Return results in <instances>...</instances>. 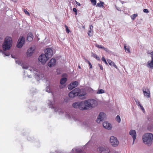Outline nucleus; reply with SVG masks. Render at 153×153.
I'll list each match as a JSON object with an SVG mask.
<instances>
[{"label": "nucleus", "instance_id": "nucleus-1", "mask_svg": "<svg viewBox=\"0 0 153 153\" xmlns=\"http://www.w3.org/2000/svg\"><path fill=\"white\" fill-rule=\"evenodd\" d=\"M16 63L19 65H21L23 69H28L31 72L33 73L35 77L37 79L39 78V79L42 78V75H41L40 73L38 71V70L34 67H32L31 66H29L23 64V62L20 61L19 60H16Z\"/></svg>", "mask_w": 153, "mask_h": 153}, {"label": "nucleus", "instance_id": "nucleus-2", "mask_svg": "<svg viewBox=\"0 0 153 153\" xmlns=\"http://www.w3.org/2000/svg\"><path fill=\"white\" fill-rule=\"evenodd\" d=\"M82 107H80L81 110H87L97 106V102L96 100L91 99L82 101Z\"/></svg>", "mask_w": 153, "mask_h": 153}, {"label": "nucleus", "instance_id": "nucleus-3", "mask_svg": "<svg viewBox=\"0 0 153 153\" xmlns=\"http://www.w3.org/2000/svg\"><path fill=\"white\" fill-rule=\"evenodd\" d=\"M153 139V135L151 133H147L143 135V140L144 143L149 146L152 143Z\"/></svg>", "mask_w": 153, "mask_h": 153}, {"label": "nucleus", "instance_id": "nucleus-4", "mask_svg": "<svg viewBox=\"0 0 153 153\" xmlns=\"http://www.w3.org/2000/svg\"><path fill=\"white\" fill-rule=\"evenodd\" d=\"M12 44V38L9 36L5 37L3 45V48L4 51L9 50L11 47Z\"/></svg>", "mask_w": 153, "mask_h": 153}, {"label": "nucleus", "instance_id": "nucleus-5", "mask_svg": "<svg viewBox=\"0 0 153 153\" xmlns=\"http://www.w3.org/2000/svg\"><path fill=\"white\" fill-rule=\"evenodd\" d=\"M80 92V89L79 88H76L70 92L68 94V95L70 98H73L78 96Z\"/></svg>", "mask_w": 153, "mask_h": 153}, {"label": "nucleus", "instance_id": "nucleus-6", "mask_svg": "<svg viewBox=\"0 0 153 153\" xmlns=\"http://www.w3.org/2000/svg\"><path fill=\"white\" fill-rule=\"evenodd\" d=\"M110 142L111 145L114 147L117 146L119 144V141L117 138L114 136L110 137Z\"/></svg>", "mask_w": 153, "mask_h": 153}, {"label": "nucleus", "instance_id": "nucleus-7", "mask_svg": "<svg viewBox=\"0 0 153 153\" xmlns=\"http://www.w3.org/2000/svg\"><path fill=\"white\" fill-rule=\"evenodd\" d=\"M97 150L100 153H109L110 152L109 148L105 146H100L97 148Z\"/></svg>", "mask_w": 153, "mask_h": 153}, {"label": "nucleus", "instance_id": "nucleus-8", "mask_svg": "<svg viewBox=\"0 0 153 153\" xmlns=\"http://www.w3.org/2000/svg\"><path fill=\"white\" fill-rule=\"evenodd\" d=\"M49 59L46 55L44 54H42L40 55L39 58V61L43 64H44Z\"/></svg>", "mask_w": 153, "mask_h": 153}, {"label": "nucleus", "instance_id": "nucleus-9", "mask_svg": "<svg viewBox=\"0 0 153 153\" xmlns=\"http://www.w3.org/2000/svg\"><path fill=\"white\" fill-rule=\"evenodd\" d=\"M25 42V39L23 37H20L18 41L17 47L18 48H20L22 47Z\"/></svg>", "mask_w": 153, "mask_h": 153}, {"label": "nucleus", "instance_id": "nucleus-10", "mask_svg": "<svg viewBox=\"0 0 153 153\" xmlns=\"http://www.w3.org/2000/svg\"><path fill=\"white\" fill-rule=\"evenodd\" d=\"M105 114L103 112L100 113L98 117L97 120V122L98 123H100L101 121H102L105 118Z\"/></svg>", "mask_w": 153, "mask_h": 153}, {"label": "nucleus", "instance_id": "nucleus-11", "mask_svg": "<svg viewBox=\"0 0 153 153\" xmlns=\"http://www.w3.org/2000/svg\"><path fill=\"white\" fill-rule=\"evenodd\" d=\"M48 103L50 108H54V106L53 105L54 102L53 101H51L50 100H49L48 102ZM54 110L55 112H59V113L60 111V109L57 108H55Z\"/></svg>", "mask_w": 153, "mask_h": 153}, {"label": "nucleus", "instance_id": "nucleus-12", "mask_svg": "<svg viewBox=\"0 0 153 153\" xmlns=\"http://www.w3.org/2000/svg\"><path fill=\"white\" fill-rule=\"evenodd\" d=\"M45 55H46L49 58H51L53 54V52L52 49L50 48H48L46 49L45 50Z\"/></svg>", "mask_w": 153, "mask_h": 153}, {"label": "nucleus", "instance_id": "nucleus-13", "mask_svg": "<svg viewBox=\"0 0 153 153\" xmlns=\"http://www.w3.org/2000/svg\"><path fill=\"white\" fill-rule=\"evenodd\" d=\"M142 91L145 97L148 98L150 97V93L149 89L144 88H143Z\"/></svg>", "mask_w": 153, "mask_h": 153}, {"label": "nucleus", "instance_id": "nucleus-14", "mask_svg": "<svg viewBox=\"0 0 153 153\" xmlns=\"http://www.w3.org/2000/svg\"><path fill=\"white\" fill-rule=\"evenodd\" d=\"M35 50V48L34 47H30L27 50V56L29 57L31 56Z\"/></svg>", "mask_w": 153, "mask_h": 153}, {"label": "nucleus", "instance_id": "nucleus-15", "mask_svg": "<svg viewBox=\"0 0 153 153\" xmlns=\"http://www.w3.org/2000/svg\"><path fill=\"white\" fill-rule=\"evenodd\" d=\"M78 82L77 81H75L71 83L68 85V88L69 89L72 90L74 88L76 87L78 85Z\"/></svg>", "mask_w": 153, "mask_h": 153}, {"label": "nucleus", "instance_id": "nucleus-16", "mask_svg": "<svg viewBox=\"0 0 153 153\" xmlns=\"http://www.w3.org/2000/svg\"><path fill=\"white\" fill-rule=\"evenodd\" d=\"M129 134L133 138V144L137 136L135 130H131L129 131Z\"/></svg>", "mask_w": 153, "mask_h": 153}, {"label": "nucleus", "instance_id": "nucleus-17", "mask_svg": "<svg viewBox=\"0 0 153 153\" xmlns=\"http://www.w3.org/2000/svg\"><path fill=\"white\" fill-rule=\"evenodd\" d=\"M103 126L105 128L110 130L112 128L111 124L107 122H105L103 123Z\"/></svg>", "mask_w": 153, "mask_h": 153}, {"label": "nucleus", "instance_id": "nucleus-18", "mask_svg": "<svg viewBox=\"0 0 153 153\" xmlns=\"http://www.w3.org/2000/svg\"><path fill=\"white\" fill-rule=\"evenodd\" d=\"M73 106L75 108H79V109L81 110V109L80 108L82 107V102H76L73 104Z\"/></svg>", "mask_w": 153, "mask_h": 153}, {"label": "nucleus", "instance_id": "nucleus-19", "mask_svg": "<svg viewBox=\"0 0 153 153\" xmlns=\"http://www.w3.org/2000/svg\"><path fill=\"white\" fill-rule=\"evenodd\" d=\"M151 59V60L148 62L146 66L148 68L153 69V58Z\"/></svg>", "mask_w": 153, "mask_h": 153}, {"label": "nucleus", "instance_id": "nucleus-20", "mask_svg": "<svg viewBox=\"0 0 153 153\" xmlns=\"http://www.w3.org/2000/svg\"><path fill=\"white\" fill-rule=\"evenodd\" d=\"M93 27L92 25H90L89 27V29L88 33V35L89 36H93Z\"/></svg>", "mask_w": 153, "mask_h": 153}, {"label": "nucleus", "instance_id": "nucleus-21", "mask_svg": "<svg viewBox=\"0 0 153 153\" xmlns=\"http://www.w3.org/2000/svg\"><path fill=\"white\" fill-rule=\"evenodd\" d=\"M56 60L54 59H52L48 63V65L50 67L53 66L55 63Z\"/></svg>", "mask_w": 153, "mask_h": 153}, {"label": "nucleus", "instance_id": "nucleus-22", "mask_svg": "<svg viewBox=\"0 0 153 153\" xmlns=\"http://www.w3.org/2000/svg\"><path fill=\"white\" fill-rule=\"evenodd\" d=\"M33 36L32 33H29L27 35V40L29 42L32 41L33 39Z\"/></svg>", "mask_w": 153, "mask_h": 153}, {"label": "nucleus", "instance_id": "nucleus-23", "mask_svg": "<svg viewBox=\"0 0 153 153\" xmlns=\"http://www.w3.org/2000/svg\"><path fill=\"white\" fill-rule=\"evenodd\" d=\"M95 46L99 48H101L103 49L107 52H108L109 50L106 48L103 47L102 46L96 44L95 45Z\"/></svg>", "mask_w": 153, "mask_h": 153}, {"label": "nucleus", "instance_id": "nucleus-24", "mask_svg": "<svg viewBox=\"0 0 153 153\" xmlns=\"http://www.w3.org/2000/svg\"><path fill=\"white\" fill-rule=\"evenodd\" d=\"M107 61L109 64L111 66L114 67L116 69H117V66L115 65L114 63L112 62L111 60L110 59H107Z\"/></svg>", "mask_w": 153, "mask_h": 153}, {"label": "nucleus", "instance_id": "nucleus-25", "mask_svg": "<svg viewBox=\"0 0 153 153\" xmlns=\"http://www.w3.org/2000/svg\"><path fill=\"white\" fill-rule=\"evenodd\" d=\"M86 93L85 92H84L82 94H80L79 95V99H84L86 98L85 95Z\"/></svg>", "mask_w": 153, "mask_h": 153}, {"label": "nucleus", "instance_id": "nucleus-26", "mask_svg": "<svg viewBox=\"0 0 153 153\" xmlns=\"http://www.w3.org/2000/svg\"><path fill=\"white\" fill-rule=\"evenodd\" d=\"M104 3L102 1H100V3H97L96 6L100 7H102L104 8L105 7L104 6Z\"/></svg>", "mask_w": 153, "mask_h": 153}, {"label": "nucleus", "instance_id": "nucleus-27", "mask_svg": "<svg viewBox=\"0 0 153 153\" xmlns=\"http://www.w3.org/2000/svg\"><path fill=\"white\" fill-rule=\"evenodd\" d=\"M124 48L125 50V51L127 53H130V49L129 48V46L127 45L126 44L124 45Z\"/></svg>", "mask_w": 153, "mask_h": 153}, {"label": "nucleus", "instance_id": "nucleus-28", "mask_svg": "<svg viewBox=\"0 0 153 153\" xmlns=\"http://www.w3.org/2000/svg\"><path fill=\"white\" fill-rule=\"evenodd\" d=\"M91 56L93 57H94L97 60H100V58L97 56V55L93 53H92L91 54Z\"/></svg>", "mask_w": 153, "mask_h": 153}, {"label": "nucleus", "instance_id": "nucleus-29", "mask_svg": "<svg viewBox=\"0 0 153 153\" xmlns=\"http://www.w3.org/2000/svg\"><path fill=\"white\" fill-rule=\"evenodd\" d=\"M67 80V79L66 78H63L60 80V83L62 84H64Z\"/></svg>", "mask_w": 153, "mask_h": 153}, {"label": "nucleus", "instance_id": "nucleus-30", "mask_svg": "<svg viewBox=\"0 0 153 153\" xmlns=\"http://www.w3.org/2000/svg\"><path fill=\"white\" fill-rule=\"evenodd\" d=\"M148 129L150 131H153V125H149L148 127Z\"/></svg>", "mask_w": 153, "mask_h": 153}, {"label": "nucleus", "instance_id": "nucleus-31", "mask_svg": "<svg viewBox=\"0 0 153 153\" xmlns=\"http://www.w3.org/2000/svg\"><path fill=\"white\" fill-rule=\"evenodd\" d=\"M105 91L102 89L98 90L97 92V94H101L105 93Z\"/></svg>", "mask_w": 153, "mask_h": 153}, {"label": "nucleus", "instance_id": "nucleus-32", "mask_svg": "<svg viewBox=\"0 0 153 153\" xmlns=\"http://www.w3.org/2000/svg\"><path fill=\"white\" fill-rule=\"evenodd\" d=\"M137 14H135L131 16V17L132 20H134L136 17L137 16Z\"/></svg>", "mask_w": 153, "mask_h": 153}, {"label": "nucleus", "instance_id": "nucleus-33", "mask_svg": "<svg viewBox=\"0 0 153 153\" xmlns=\"http://www.w3.org/2000/svg\"><path fill=\"white\" fill-rule=\"evenodd\" d=\"M116 121L118 123H120L121 121V119L119 115H117L116 118Z\"/></svg>", "mask_w": 153, "mask_h": 153}, {"label": "nucleus", "instance_id": "nucleus-34", "mask_svg": "<svg viewBox=\"0 0 153 153\" xmlns=\"http://www.w3.org/2000/svg\"><path fill=\"white\" fill-rule=\"evenodd\" d=\"M75 151L76 152L75 153H78V152H81V149H72V151Z\"/></svg>", "mask_w": 153, "mask_h": 153}, {"label": "nucleus", "instance_id": "nucleus-35", "mask_svg": "<svg viewBox=\"0 0 153 153\" xmlns=\"http://www.w3.org/2000/svg\"><path fill=\"white\" fill-rule=\"evenodd\" d=\"M0 52L1 53H2L3 54H4V56H9L10 55V54L9 53H4L2 50H0Z\"/></svg>", "mask_w": 153, "mask_h": 153}, {"label": "nucleus", "instance_id": "nucleus-36", "mask_svg": "<svg viewBox=\"0 0 153 153\" xmlns=\"http://www.w3.org/2000/svg\"><path fill=\"white\" fill-rule=\"evenodd\" d=\"M90 1L92 4L94 6H95L96 4V0H90Z\"/></svg>", "mask_w": 153, "mask_h": 153}, {"label": "nucleus", "instance_id": "nucleus-37", "mask_svg": "<svg viewBox=\"0 0 153 153\" xmlns=\"http://www.w3.org/2000/svg\"><path fill=\"white\" fill-rule=\"evenodd\" d=\"M135 102H136L137 105H138V106H140V105H141L140 104V102L139 101L137 100L136 99L135 100Z\"/></svg>", "mask_w": 153, "mask_h": 153}, {"label": "nucleus", "instance_id": "nucleus-38", "mask_svg": "<svg viewBox=\"0 0 153 153\" xmlns=\"http://www.w3.org/2000/svg\"><path fill=\"white\" fill-rule=\"evenodd\" d=\"M46 91L48 93H50L51 92V90L50 89L49 87L48 86H47Z\"/></svg>", "mask_w": 153, "mask_h": 153}, {"label": "nucleus", "instance_id": "nucleus-39", "mask_svg": "<svg viewBox=\"0 0 153 153\" xmlns=\"http://www.w3.org/2000/svg\"><path fill=\"white\" fill-rule=\"evenodd\" d=\"M24 11L25 14L27 15L28 16H30V14L29 12L25 9H24Z\"/></svg>", "mask_w": 153, "mask_h": 153}, {"label": "nucleus", "instance_id": "nucleus-40", "mask_svg": "<svg viewBox=\"0 0 153 153\" xmlns=\"http://www.w3.org/2000/svg\"><path fill=\"white\" fill-rule=\"evenodd\" d=\"M65 27H66V32L67 33H69L70 32V30L68 29V27L66 26H65Z\"/></svg>", "mask_w": 153, "mask_h": 153}, {"label": "nucleus", "instance_id": "nucleus-41", "mask_svg": "<svg viewBox=\"0 0 153 153\" xmlns=\"http://www.w3.org/2000/svg\"><path fill=\"white\" fill-rule=\"evenodd\" d=\"M148 54H150L151 55V58H153V51L151 53H148Z\"/></svg>", "mask_w": 153, "mask_h": 153}, {"label": "nucleus", "instance_id": "nucleus-42", "mask_svg": "<svg viewBox=\"0 0 153 153\" xmlns=\"http://www.w3.org/2000/svg\"><path fill=\"white\" fill-rule=\"evenodd\" d=\"M143 11L145 13H149V11L148 10L146 9H144L143 10Z\"/></svg>", "mask_w": 153, "mask_h": 153}, {"label": "nucleus", "instance_id": "nucleus-43", "mask_svg": "<svg viewBox=\"0 0 153 153\" xmlns=\"http://www.w3.org/2000/svg\"><path fill=\"white\" fill-rule=\"evenodd\" d=\"M140 108L144 112H145V110L144 109V108L141 105H140L139 106Z\"/></svg>", "mask_w": 153, "mask_h": 153}, {"label": "nucleus", "instance_id": "nucleus-44", "mask_svg": "<svg viewBox=\"0 0 153 153\" xmlns=\"http://www.w3.org/2000/svg\"><path fill=\"white\" fill-rule=\"evenodd\" d=\"M98 65L100 67V68L101 70H102L103 69V68L102 65H101L100 64H98Z\"/></svg>", "mask_w": 153, "mask_h": 153}, {"label": "nucleus", "instance_id": "nucleus-45", "mask_svg": "<svg viewBox=\"0 0 153 153\" xmlns=\"http://www.w3.org/2000/svg\"><path fill=\"white\" fill-rule=\"evenodd\" d=\"M66 117L68 118H71V116L70 115L68 114H66L65 116Z\"/></svg>", "mask_w": 153, "mask_h": 153}, {"label": "nucleus", "instance_id": "nucleus-46", "mask_svg": "<svg viewBox=\"0 0 153 153\" xmlns=\"http://www.w3.org/2000/svg\"><path fill=\"white\" fill-rule=\"evenodd\" d=\"M89 65L90 66V68H92V65L91 63L89 61H88V63Z\"/></svg>", "mask_w": 153, "mask_h": 153}, {"label": "nucleus", "instance_id": "nucleus-47", "mask_svg": "<svg viewBox=\"0 0 153 153\" xmlns=\"http://www.w3.org/2000/svg\"><path fill=\"white\" fill-rule=\"evenodd\" d=\"M102 60L104 62H105V61H106L105 58L104 57H102Z\"/></svg>", "mask_w": 153, "mask_h": 153}, {"label": "nucleus", "instance_id": "nucleus-48", "mask_svg": "<svg viewBox=\"0 0 153 153\" xmlns=\"http://www.w3.org/2000/svg\"><path fill=\"white\" fill-rule=\"evenodd\" d=\"M73 11H74V12L76 13V12H77V10L76 8H74L73 9Z\"/></svg>", "mask_w": 153, "mask_h": 153}, {"label": "nucleus", "instance_id": "nucleus-49", "mask_svg": "<svg viewBox=\"0 0 153 153\" xmlns=\"http://www.w3.org/2000/svg\"><path fill=\"white\" fill-rule=\"evenodd\" d=\"M69 4L70 5H71V4H70V2H71V1L72 2V3L74 2V0H69Z\"/></svg>", "mask_w": 153, "mask_h": 153}, {"label": "nucleus", "instance_id": "nucleus-50", "mask_svg": "<svg viewBox=\"0 0 153 153\" xmlns=\"http://www.w3.org/2000/svg\"><path fill=\"white\" fill-rule=\"evenodd\" d=\"M75 1L76 2V4L79 6H80L81 5V4H80V3L77 2V1Z\"/></svg>", "mask_w": 153, "mask_h": 153}, {"label": "nucleus", "instance_id": "nucleus-51", "mask_svg": "<svg viewBox=\"0 0 153 153\" xmlns=\"http://www.w3.org/2000/svg\"><path fill=\"white\" fill-rule=\"evenodd\" d=\"M84 125H86V126H88V123H86L85 122L84 123Z\"/></svg>", "mask_w": 153, "mask_h": 153}, {"label": "nucleus", "instance_id": "nucleus-52", "mask_svg": "<svg viewBox=\"0 0 153 153\" xmlns=\"http://www.w3.org/2000/svg\"><path fill=\"white\" fill-rule=\"evenodd\" d=\"M2 41V39L0 37V42H1Z\"/></svg>", "mask_w": 153, "mask_h": 153}, {"label": "nucleus", "instance_id": "nucleus-53", "mask_svg": "<svg viewBox=\"0 0 153 153\" xmlns=\"http://www.w3.org/2000/svg\"><path fill=\"white\" fill-rule=\"evenodd\" d=\"M85 62H87L88 63V61H89L87 59H85Z\"/></svg>", "mask_w": 153, "mask_h": 153}, {"label": "nucleus", "instance_id": "nucleus-54", "mask_svg": "<svg viewBox=\"0 0 153 153\" xmlns=\"http://www.w3.org/2000/svg\"><path fill=\"white\" fill-rule=\"evenodd\" d=\"M105 64H106V65H108V63L106 61H105Z\"/></svg>", "mask_w": 153, "mask_h": 153}, {"label": "nucleus", "instance_id": "nucleus-55", "mask_svg": "<svg viewBox=\"0 0 153 153\" xmlns=\"http://www.w3.org/2000/svg\"><path fill=\"white\" fill-rule=\"evenodd\" d=\"M11 57H12V58H15V57H14V56H13V55H11Z\"/></svg>", "mask_w": 153, "mask_h": 153}, {"label": "nucleus", "instance_id": "nucleus-56", "mask_svg": "<svg viewBox=\"0 0 153 153\" xmlns=\"http://www.w3.org/2000/svg\"><path fill=\"white\" fill-rule=\"evenodd\" d=\"M31 75H28L27 76H28V77L30 78V77H31Z\"/></svg>", "mask_w": 153, "mask_h": 153}, {"label": "nucleus", "instance_id": "nucleus-57", "mask_svg": "<svg viewBox=\"0 0 153 153\" xmlns=\"http://www.w3.org/2000/svg\"><path fill=\"white\" fill-rule=\"evenodd\" d=\"M78 68H79V69H80V68H81V67H80V66H79H79H78Z\"/></svg>", "mask_w": 153, "mask_h": 153}, {"label": "nucleus", "instance_id": "nucleus-58", "mask_svg": "<svg viewBox=\"0 0 153 153\" xmlns=\"http://www.w3.org/2000/svg\"><path fill=\"white\" fill-rule=\"evenodd\" d=\"M82 28H85V26H82Z\"/></svg>", "mask_w": 153, "mask_h": 153}, {"label": "nucleus", "instance_id": "nucleus-59", "mask_svg": "<svg viewBox=\"0 0 153 153\" xmlns=\"http://www.w3.org/2000/svg\"><path fill=\"white\" fill-rule=\"evenodd\" d=\"M114 153H118L117 152H116V151L115 152H114Z\"/></svg>", "mask_w": 153, "mask_h": 153}, {"label": "nucleus", "instance_id": "nucleus-60", "mask_svg": "<svg viewBox=\"0 0 153 153\" xmlns=\"http://www.w3.org/2000/svg\"><path fill=\"white\" fill-rule=\"evenodd\" d=\"M77 14V12H76V13H75V14L76 15Z\"/></svg>", "mask_w": 153, "mask_h": 153}, {"label": "nucleus", "instance_id": "nucleus-61", "mask_svg": "<svg viewBox=\"0 0 153 153\" xmlns=\"http://www.w3.org/2000/svg\"><path fill=\"white\" fill-rule=\"evenodd\" d=\"M89 142H88V143H87V144H89Z\"/></svg>", "mask_w": 153, "mask_h": 153}, {"label": "nucleus", "instance_id": "nucleus-62", "mask_svg": "<svg viewBox=\"0 0 153 153\" xmlns=\"http://www.w3.org/2000/svg\"><path fill=\"white\" fill-rule=\"evenodd\" d=\"M73 119H74V120H75V121H76V120H75L74 118Z\"/></svg>", "mask_w": 153, "mask_h": 153}]
</instances>
